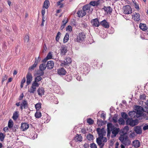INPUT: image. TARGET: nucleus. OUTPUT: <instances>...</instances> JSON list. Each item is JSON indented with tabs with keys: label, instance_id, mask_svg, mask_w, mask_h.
<instances>
[{
	"label": "nucleus",
	"instance_id": "nucleus-7",
	"mask_svg": "<svg viewBox=\"0 0 148 148\" xmlns=\"http://www.w3.org/2000/svg\"><path fill=\"white\" fill-rule=\"evenodd\" d=\"M97 131L99 137H102L105 136L106 134V132L103 128L101 129L99 128L97 129Z\"/></svg>",
	"mask_w": 148,
	"mask_h": 148
},
{
	"label": "nucleus",
	"instance_id": "nucleus-51",
	"mask_svg": "<svg viewBox=\"0 0 148 148\" xmlns=\"http://www.w3.org/2000/svg\"><path fill=\"white\" fill-rule=\"evenodd\" d=\"M107 136L108 138H109L110 136V134L111 133V130H110V128L108 127H107Z\"/></svg>",
	"mask_w": 148,
	"mask_h": 148
},
{
	"label": "nucleus",
	"instance_id": "nucleus-64",
	"mask_svg": "<svg viewBox=\"0 0 148 148\" xmlns=\"http://www.w3.org/2000/svg\"><path fill=\"white\" fill-rule=\"evenodd\" d=\"M81 132L83 134H85L86 133V130L85 128H83L81 130Z\"/></svg>",
	"mask_w": 148,
	"mask_h": 148
},
{
	"label": "nucleus",
	"instance_id": "nucleus-10",
	"mask_svg": "<svg viewBox=\"0 0 148 148\" xmlns=\"http://www.w3.org/2000/svg\"><path fill=\"white\" fill-rule=\"evenodd\" d=\"M38 86H39L32 83L31 86L28 90V92L30 93H34L36 91V87H38Z\"/></svg>",
	"mask_w": 148,
	"mask_h": 148
},
{
	"label": "nucleus",
	"instance_id": "nucleus-16",
	"mask_svg": "<svg viewBox=\"0 0 148 148\" xmlns=\"http://www.w3.org/2000/svg\"><path fill=\"white\" fill-rule=\"evenodd\" d=\"M54 66V63L53 61L51 60L47 62L46 66L48 69H52Z\"/></svg>",
	"mask_w": 148,
	"mask_h": 148
},
{
	"label": "nucleus",
	"instance_id": "nucleus-1",
	"mask_svg": "<svg viewBox=\"0 0 148 148\" xmlns=\"http://www.w3.org/2000/svg\"><path fill=\"white\" fill-rule=\"evenodd\" d=\"M119 140L121 143L126 146L130 145L131 143V142L129 139L128 137L127 134H121L119 138Z\"/></svg>",
	"mask_w": 148,
	"mask_h": 148
},
{
	"label": "nucleus",
	"instance_id": "nucleus-53",
	"mask_svg": "<svg viewBox=\"0 0 148 148\" xmlns=\"http://www.w3.org/2000/svg\"><path fill=\"white\" fill-rule=\"evenodd\" d=\"M146 97V96L145 94H143L140 96V98L141 99H145Z\"/></svg>",
	"mask_w": 148,
	"mask_h": 148
},
{
	"label": "nucleus",
	"instance_id": "nucleus-29",
	"mask_svg": "<svg viewBox=\"0 0 148 148\" xmlns=\"http://www.w3.org/2000/svg\"><path fill=\"white\" fill-rule=\"evenodd\" d=\"M19 116L18 112L17 111H15L13 114L12 118L14 120H16L17 119Z\"/></svg>",
	"mask_w": 148,
	"mask_h": 148
},
{
	"label": "nucleus",
	"instance_id": "nucleus-39",
	"mask_svg": "<svg viewBox=\"0 0 148 148\" xmlns=\"http://www.w3.org/2000/svg\"><path fill=\"white\" fill-rule=\"evenodd\" d=\"M13 125V122L11 120H10L8 122V126L9 128H12Z\"/></svg>",
	"mask_w": 148,
	"mask_h": 148
},
{
	"label": "nucleus",
	"instance_id": "nucleus-30",
	"mask_svg": "<svg viewBox=\"0 0 148 148\" xmlns=\"http://www.w3.org/2000/svg\"><path fill=\"white\" fill-rule=\"evenodd\" d=\"M104 9L107 13H110L112 12V9L110 6L105 7Z\"/></svg>",
	"mask_w": 148,
	"mask_h": 148
},
{
	"label": "nucleus",
	"instance_id": "nucleus-12",
	"mask_svg": "<svg viewBox=\"0 0 148 148\" xmlns=\"http://www.w3.org/2000/svg\"><path fill=\"white\" fill-rule=\"evenodd\" d=\"M72 61L71 58L69 57H67L64 60L63 62L61 63L62 65H68L69 64H70Z\"/></svg>",
	"mask_w": 148,
	"mask_h": 148
},
{
	"label": "nucleus",
	"instance_id": "nucleus-25",
	"mask_svg": "<svg viewBox=\"0 0 148 148\" xmlns=\"http://www.w3.org/2000/svg\"><path fill=\"white\" fill-rule=\"evenodd\" d=\"M102 138L101 137H99L97 138L96 142L99 146L101 145H105V143H103L101 139Z\"/></svg>",
	"mask_w": 148,
	"mask_h": 148
},
{
	"label": "nucleus",
	"instance_id": "nucleus-22",
	"mask_svg": "<svg viewBox=\"0 0 148 148\" xmlns=\"http://www.w3.org/2000/svg\"><path fill=\"white\" fill-rule=\"evenodd\" d=\"M37 92L39 95L42 96L43 95H44L45 92L44 89L42 88H39L37 90Z\"/></svg>",
	"mask_w": 148,
	"mask_h": 148
},
{
	"label": "nucleus",
	"instance_id": "nucleus-61",
	"mask_svg": "<svg viewBox=\"0 0 148 148\" xmlns=\"http://www.w3.org/2000/svg\"><path fill=\"white\" fill-rule=\"evenodd\" d=\"M45 19V18L44 17H42V21L40 25V26L41 27H43L44 25V22L45 21V20H44Z\"/></svg>",
	"mask_w": 148,
	"mask_h": 148
},
{
	"label": "nucleus",
	"instance_id": "nucleus-26",
	"mask_svg": "<svg viewBox=\"0 0 148 148\" xmlns=\"http://www.w3.org/2000/svg\"><path fill=\"white\" fill-rule=\"evenodd\" d=\"M100 2L99 1H92L90 2L89 5H92L93 6H97L99 4Z\"/></svg>",
	"mask_w": 148,
	"mask_h": 148
},
{
	"label": "nucleus",
	"instance_id": "nucleus-28",
	"mask_svg": "<svg viewBox=\"0 0 148 148\" xmlns=\"http://www.w3.org/2000/svg\"><path fill=\"white\" fill-rule=\"evenodd\" d=\"M90 5L88 4H86L83 7L82 10L86 13L87 10H89L90 8Z\"/></svg>",
	"mask_w": 148,
	"mask_h": 148
},
{
	"label": "nucleus",
	"instance_id": "nucleus-9",
	"mask_svg": "<svg viewBox=\"0 0 148 148\" xmlns=\"http://www.w3.org/2000/svg\"><path fill=\"white\" fill-rule=\"evenodd\" d=\"M28 108V105L26 100H23L20 105V109L22 110L23 109H27Z\"/></svg>",
	"mask_w": 148,
	"mask_h": 148
},
{
	"label": "nucleus",
	"instance_id": "nucleus-24",
	"mask_svg": "<svg viewBox=\"0 0 148 148\" xmlns=\"http://www.w3.org/2000/svg\"><path fill=\"white\" fill-rule=\"evenodd\" d=\"M133 144L134 147L135 148L138 147L140 145V143L138 140H135L133 142Z\"/></svg>",
	"mask_w": 148,
	"mask_h": 148
},
{
	"label": "nucleus",
	"instance_id": "nucleus-37",
	"mask_svg": "<svg viewBox=\"0 0 148 148\" xmlns=\"http://www.w3.org/2000/svg\"><path fill=\"white\" fill-rule=\"evenodd\" d=\"M136 117H139L142 116V112L141 111V110H137L136 112Z\"/></svg>",
	"mask_w": 148,
	"mask_h": 148
},
{
	"label": "nucleus",
	"instance_id": "nucleus-41",
	"mask_svg": "<svg viewBox=\"0 0 148 148\" xmlns=\"http://www.w3.org/2000/svg\"><path fill=\"white\" fill-rule=\"evenodd\" d=\"M138 108H140L141 110H143V111L145 112L148 113V107L146 106L144 108H143L141 106H138Z\"/></svg>",
	"mask_w": 148,
	"mask_h": 148
},
{
	"label": "nucleus",
	"instance_id": "nucleus-54",
	"mask_svg": "<svg viewBox=\"0 0 148 148\" xmlns=\"http://www.w3.org/2000/svg\"><path fill=\"white\" fill-rule=\"evenodd\" d=\"M24 39L25 42H28L29 40V36L28 35L25 36Z\"/></svg>",
	"mask_w": 148,
	"mask_h": 148
},
{
	"label": "nucleus",
	"instance_id": "nucleus-57",
	"mask_svg": "<svg viewBox=\"0 0 148 148\" xmlns=\"http://www.w3.org/2000/svg\"><path fill=\"white\" fill-rule=\"evenodd\" d=\"M8 78V76L6 75H5L4 76H3V77L2 80V83H3Z\"/></svg>",
	"mask_w": 148,
	"mask_h": 148
},
{
	"label": "nucleus",
	"instance_id": "nucleus-31",
	"mask_svg": "<svg viewBox=\"0 0 148 148\" xmlns=\"http://www.w3.org/2000/svg\"><path fill=\"white\" fill-rule=\"evenodd\" d=\"M46 67L45 64L43 63L40 64L39 66V69L41 71H43L45 70Z\"/></svg>",
	"mask_w": 148,
	"mask_h": 148
},
{
	"label": "nucleus",
	"instance_id": "nucleus-47",
	"mask_svg": "<svg viewBox=\"0 0 148 148\" xmlns=\"http://www.w3.org/2000/svg\"><path fill=\"white\" fill-rule=\"evenodd\" d=\"M61 33L59 32H58L56 38V40L57 41H58L60 38V36L61 35Z\"/></svg>",
	"mask_w": 148,
	"mask_h": 148
},
{
	"label": "nucleus",
	"instance_id": "nucleus-46",
	"mask_svg": "<svg viewBox=\"0 0 148 148\" xmlns=\"http://www.w3.org/2000/svg\"><path fill=\"white\" fill-rule=\"evenodd\" d=\"M26 79L25 77H24L22 79V80L21 81V88H22L23 87L24 84L25 82Z\"/></svg>",
	"mask_w": 148,
	"mask_h": 148
},
{
	"label": "nucleus",
	"instance_id": "nucleus-44",
	"mask_svg": "<svg viewBox=\"0 0 148 148\" xmlns=\"http://www.w3.org/2000/svg\"><path fill=\"white\" fill-rule=\"evenodd\" d=\"M5 136V135H4L2 133H0V140L2 141L3 140Z\"/></svg>",
	"mask_w": 148,
	"mask_h": 148
},
{
	"label": "nucleus",
	"instance_id": "nucleus-34",
	"mask_svg": "<svg viewBox=\"0 0 148 148\" xmlns=\"http://www.w3.org/2000/svg\"><path fill=\"white\" fill-rule=\"evenodd\" d=\"M65 79L68 82H70L72 79V77L71 75L68 74L65 76Z\"/></svg>",
	"mask_w": 148,
	"mask_h": 148
},
{
	"label": "nucleus",
	"instance_id": "nucleus-59",
	"mask_svg": "<svg viewBox=\"0 0 148 148\" xmlns=\"http://www.w3.org/2000/svg\"><path fill=\"white\" fill-rule=\"evenodd\" d=\"M134 4L135 5V8L138 10H139V8L138 4L136 2H135L134 3Z\"/></svg>",
	"mask_w": 148,
	"mask_h": 148
},
{
	"label": "nucleus",
	"instance_id": "nucleus-19",
	"mask_svg": "<svg viewBox=\"0 0 148 148\" xmlns=\"http://www.w3.org/2000/svg\"><path fill=\"white\" fill-rule=\"evenodd\" d=\"M132 17L134 20L136 21H139L140 20V15L138 13H133Z\"/></svg>",
	"mask_w": 148,
	"mask_h": 148
},
{
	"label": "nucleus",
	"instance_id": "nucleus-50",
	"mask_svg": "<svg viewBox=\"0 0 148 148\" xmlns=\"http://www.w3.org/2000/svg\"><path fill=\"white\" fill-rule=\"evenodd\" d=\"M56 4L57 6H59L60 8H62L64 7V4L61 3L60 1H58L57 2Z\"/></svg>",
	"mask_w": 148,
	"mask_h": 148
},
{
	"label": "nucleus",
	"instance_id": "nucleus-11",
	"mask_svg": "<svg viewBox=\"0 0 148 148\" xmlns=\"http://www.w3.org/2000/svg\"><path fill=\"white\" fill-rule=\"evenodd\" d=\"M67 48V47L65 45H63L61 47L60 53L61 55H64L66 54L68 51Z\"/></svg>",
	"mask_w": 148,
	"mask_h": 148
},
{
	"label": "nucleus",
	"instance_id": "nucleus-13",
	"mask_svg": "<svg viewBox=\"0 0 148 148\" xmlns=\"http://www.w3.org/2000/svg\"><path fill=\"white\" fill-rule=\"evenodd\" d=\"M29 127V125L27 123H23L21 124V129L22 131H24L27 130Z\"/></svg>",
	"mask_w": 148,
	"mask_h": 148
},
{
	"label": "nucleus",
	"instance_id": "nucleus-56",
	"mask_svg": "<svg viewBox=\"0 0 148 148\" xmlns=\"http://www.w3.org/2000/svg\"><path fill=\"white\" fill-rule=\"evenodd\" d=\"M72 27L71 25H69L66 27V30L69 32L72 31Z\"/></svg>",
	"mask_w": 148,
	"mask_h": 148
},
{
	"label": "nucleus",
	"instance_id": "nucleus-32",
	"mask_svg": "<svg viewBox=\"0 0 148 148\" xmlns=\"http://www.w3.org/2000/svg\"><path fill=\"white\" fill-rule=\"evenodd\" d=\"M129 130V128L128 126H125L122 130V133L123 134H126L127 132Z\"/></svg>",
	"mask_w": 148,
	"mask_h": 148
},
{
	"label": "nucleus",
	"instance_id": "nucleus-52",
	"mask_svg": "<svg viewBox=\"0 0 148 148\" xmlns=\"http://www.w3.org/2000/svg\"><path fill=\"white\" fill-rule=\"evenodd\" d=\"M90 147L91 148H97L96 145L95 143L90 144Z\"/></svg>",
	"mask_w": 148,
	"mask_h": 148
},
{
	"label": "nucleus",
	"instance_id": "nucleus-14",
	"mask_svg": "<svg viewBox=\"0 0 148 148\" xmlns=\"http://www.w3.org/2000/svg\"><path fill=\"white\" fill-rule=\"evenodd\" d=\"M42 79V78L40 76H37L35 77L34 80L32 83L39 86L40 84L38 82L41 81Z\"/></svg>",
	"mask_w": 148,
	"mask_h": 148
},
{
	"label": "nucleus",
	"instance_id": "nucleus-35",
	"mask_svg": "<svg viewBox=\"0 0 148 148\" xmlns=\"http://www.w3.org/2000/svg\"><path fill=\"white\" fill-rule=\"evenodd\" d=\"M86 137L87 139L89 141L92 140H93L94 137L93 136L90 134H88Z\"/></svg>",
	"mask_w": 148,
	"mask_h": 148
},
{
	"label": "nucleus",
	"instance_id": "nucleus-62",
	"mask_svg": "<svg viewBox=\"0 0 148 148\" xmlns=\"http://www.w3.org/2000/svg\"><path fill=\"white\" fill-rule=\"evenodd\" d=\"M106 115L104 113H102L101 114V117L103 118V120H105L106 118Z\"/></svg>",
	"mask_w": 148,
	"mask_h": 148
},
{
	"label": "nucleus",
	"instance_id": "nucleus-6",
	"mask_svg": "<svg viewBox=\"0 0 148 148\" xmlns=\"http://www.w3.org/2000/svg\"><path fill=\"white\" fill-rule=\"evenodd\" d=\"M26 79L27 85H28L31 83L33 79V77L32 74L29 72H28L27 75Z\"/></svg>",
	"mask_w": 148,
	"mask_h": 148
},
{
	"label": "nucleus",
	"instance_id": "nucleus-55",
	"mask_svg": "<svg viewBox=\"0 0 148 148\" xmlns=\"http://www.w3.org/2000/svg\"><path fill=\"white\" fill-rule=\"evenodd\" d=\"M45 8H43L41 11V14L42 16V17H44V15L45 13Z\"/></svg>",
	"mask_w": 148,
	"mask_h": 148
},
{
	"label": "nucleus",
	"instance_id": "nucleus-43",
	"mask_svg": "<svg viewBox=\"0 0 148 148\" xmlns=\"http://www.w3.org/2000/svg\"><path fill=\"white\" fill-rule=\"evenodd\" d=\"M40 58L39 56H38V58H35L34 64H36L37 65V64L40 62Z\"/></svg>",
	"mask_w": 148,
	"mask_h": 148
},
{
	"label": "nucleus",
	"instance_id": "nucleus-45",
	"mask_svg": "<svg viewBox=\"0 0 148 148\" xmlns=\"http://www.w3.org/2000/svg\"><path fill=\"white\" fill-rule=\"evenodd\" d=\"M37 65L36 64L34 63V64L31 66H30L29 68V70L32 71L35 68H36L37 66Z\"/></svg>",
	"mask_w": 148,
	"mask_h": 148
},
{
	"label": "nucleus",
	"instance_id": "nucleus-20",
	"mask_svg": "<svg viewBox=\"0 0 148 148\" xmlns=\"http://www.w3.org/2000/svg\"><path fill=\"white\" fill-rule=\"evenodd\" d=\"M82 137L81 134H77L75 136L74 138V140L76 142H81L82 141Z\"/></svg>",
	"mask_w": 148,
	"mask_h": 148
},
{
	"label": "nucleus",
	"instance_id": "nucleus-21",
	"mask_svg": "<svg viewBox=\"0 0 148 148\" xmlns=\"http://www.w3.org/2000/svg\"><path fill=\"white\" fill-rule=\"evenodd\" d=\"M77 14L79 17H83L86 14V13L82 10H79Z\"/></svg>",
	"mask_w": 148,
	"mask_h": 148
},
{
	"label": "nucleus",
	"instance_id": "nucleus-27",
	"mask_svg": "<svg viewBox=\"0 0 148 148\" xmlns=\"http://www.w3.org/2000/svg\"><path fill=\"white\" fill-rule=\"evenodd\" d=\"M49 5L50 3L49 1L48 0H45L44 3L43 8L47 9L49 7Z\"/></svg>",
	"mask_w": 148,
	"mask_h": 148
},
{
	"label": "nucleus",
	"instance_id": "nucleus-58",
	"mask_svg": "<svg viewBox=\"0 0 148 148\" xmlns=\"http://www.w3.org/2000/svg\"><path fill=\"white\" fill-rule=\"evenodd\" d=\"M67 22L68 21H66L65 22V23H64V24H63L60 27L61 29L62 30L66 26V24Z\"/></svg>",
	"mask_w": 148,
	"mask_h": 148
},
{
	"label": "nucleus",
	"instance_id": "nucleus-4",
	"mask_svg": "<svg viewBox=\"0 0 148 148\" xmlns=\"http://www.w3.org/2000/svg\"><path fill=\"white\" fill-rule=\"evenodd\" d=\"M138 123V120H133L132 118H128L126 121L127 125H129L131 126H134L137 125Z\"/></svg>",
	"mask_w": 148,
	"mask_h": 148
},
{
	"label": "nucleus",
	"instance_id": "nucleus-63",
	"mask_svg": "<svg viewBox=\"0 0 148 148\" xmlns=\"http://www.w3.org/2000/svg\"><path fill=\"white\" fill-rule=\"evenodd\" d=\"M47 49V47L46 45L45 44L43 46V49H42V52H44Z\"/></svg>",
	"mask_w": 148,
	"mask_h": 148
},
{
	"label": "nucleus",
	"instance_id": "nucleus-40",
	"mask_svg": "<svg viewBox=\"0 0 148 148\" xmlns=\"http://www.w3.org/2000/svg\"><path fill=\"white\" fill-rule=\"evenodd\" d=\"M118 122L120 125H124L125 124V121L122 118H120L119 119Z\"/></svg>",
	"mask_w": 148,
	"mask_h": 148
},
{
	"label": "nucleus",
	"instance_id": "nucleus-18",
	"mask_svg": "<svg viewBox=\"0 0 148 148\" xmlns=\"http://www.w3.org/2000/svg\"><path fill=\"white\" fill-rule=\"evenodd\" d=\"M139 27L143 31H148V25L147 26L146 24L140 23Z\"/></svg>",
	"mask_w": 148,
	"mask_h": 148
},
{
	"label": "nucleus",
	"instance_id": "nucleus-15",
	"mask_svg": "<svg viewBox=\"0 0 148 148\" xmlns=\"http://www.w3.org/2000/svg\"><path fill=\"white\" fill-rule=\"evenodd\" d=\"M100 25H101L103 27L106 28H108L110 26L108 23L105 19L101 22Z\"/></svg>",
	"mask_w": 148,
	"mask_h": 148
},
{
	"label": "nucleus",
	"instance_id": "nucleus-48",
	"mask_svg": "<svg viewBox=\"0 0 148 148\" xmlns=\"http://www.w3.org/2000/svg\"><path fill=\"white\" fill-rule=\"evenodd\" d=\"M121 116L123 118L125 119H127L128 117L127 115L125 112H122L121 113Z\"/></svg>",
	"mask_w": 148,
	"mask_h": 148
},
{
	"label": "nucleus",
	"instance_id": "nucleus-49",
	"mask_svg": "<svg viewBox=\"0 0 148 148\" xmlns=\"http://www.w3.org/2000/svg\"><path fill=\"white\" fill-rule=\"evenodd\" d=\"M52 56V54L51 52H49L46 56L47 59H51Z\"/></svg>",
	"mask_w": 148,
	"mask_h": 148
},
{
	"label": "nucleus",
	"instance_id": "nucleus-60",
	"mask_svg": "<svg viewBox=\"0 0 148 148\" xmlns=\"http://www.w3.org/2000/svg\"><path fill=\"white\" fill-rule=\"evenodd\" d=\"M101 138H102L101 139L102 140L103 143H104L107 141V140L106 137H103V136L102 137H101Z\"/></svg>",
	"mask_w": 148,
	"mask_h": 148
},
{
	"label": "nucleus",
	"instance_id": "nucleus-38",
	"mask_svg": "<svg viewBox=\"0 0 148 148\" xmlns=\"http://www.w3.org/2000/svg\"><path fill=\"white\" fill-rule=\"evenodd\" d=\"M69 35L68 33H66L65 36V37L64 38V42H66L69 40Z\"/></svg>",
	"mask_w": 148,
	"mask_h": 148
},
{
	"label": "nucleus",
	"instance_id": "nucleus-33",
	"mask_svg": "<svg viewBox=\"0 0 148 148\" xmlns=\"http://www.w3.org/2000/svg\"><path fill=\"white\" fill-rule=\"evenodd\" d=\"M42 116V114L41 112L39 111V110H36V112L35 116L37 118H39L41 117Z\"/></svg>",
	"mask_w": 148,
	"mask_h": 148
},
{
	"label": "nucleus",
	"instance_id": "nucleus-8",
	"mask_svg": "<svg viewBox=\"0 0 148 148\" xmlns=\"http://www.w3.org/2000/svg\"><path fill=\"white\" fill-rule=\"evenodd\" d=\"M90 22L92 25L93 27H98L100 25V23L98 18L91 20Z\"/></svg>",
	"mask_w": 148,
	"mask_h": 148
},
{
	"label": "nucleus",
	"instance_id": "nucleus-3",
	"mask_svg": "<svg viewBox=\"0 0 148 148\" xmlns=\"http://www.w3.org/2000/svg\"><path fill=\"white\" fill-rule=\"evenodd\" d=\"M86 38V35L84 32H81L77 36V38L75 39V42H81L84 41Z\"/></svg>",
	"mask_w": 148,
	"mask_h": 148
},
{
	"label": "nucleus",
	"instance_id": "nucleus-2",
	"mask_svg": "<svg viewBox=\"0 0 148 148\" xmlns=\"http://www.w3.org/2000/svg\"><path fill=\"white\" fill-rule=\"evenodd\" d=\"M107 127L110 128L111 131H112V135H111V137L113 138L116 136L117 134L119 131V129L115 127L111 123H108L107 125Z\"/></svg>",
	"mask_w": 148,
	"mask_h": 148
},
{
	"label": "nucleus",
	"instance_id": "nucleus-23",
	"mask_svg": "<svg viewBox=\"0 0 148 148\" xmlns=\"http://www.w3.org/2000/svg\"><path fill=\"white\" fill-rule=\"evenodd\" d=\"M134 131L137 134H140L142 132L141 128L138 126H136L134 127Z\"/></svg>",
	"mask_w": 148,
	"mask_h": 148
},
{
	"label": "nucleus",
	"instance_id": "nucleus-5",
	"mask_svg": "<svg viewBox=\"0 0 148 148\" xmlns=\"http://www.w3.org/2000/svg\"><path fill=\"white\" fill-rule=\"evenodd\" d=\"M123 13L125 14H129L132 13V9L130 5L124 6L123 8Z\"/></svg>",
	"mask_w": 148,
	"mask_h": 148
},
{
	"label": "nucleus",
	"instance_id": "nucleus-17",
	"mask_svg": "<svg viewBox=\"0 0 148 148\" xmlns=\"http://www.w3.org/2000/svg\"><path fill=\"white\" fill-rule=\"evenodd\" d=\"M57 73L60 75H65L66 71L65 69L62 68H61L58 69L57 70Z\"/></svg>",
	"mask_w": 148,
	"mask_h": 148
},
{
	"label": "nucleus",
	"instance_id": "nucleus-42",
	"mask_svg": "<svg viewBox=\"0 0 148 148\" xmlns=\"http://www.w3.org/2000/svg\"><path fill=\"white\" fill-rule=\"evenodd\" d=\"M87 123H88L89 125H92L94 122V121L91 118H89L87 119Z\"/></svg>",
	"mask_w": 148,
	"mask_h": 148
},
{
	"label": "nucleus",
	"instance_id": "nucleus-36",
	"mask_svg": "<svg viewBox=\"0 0 148 148\" xmlns=\"http://www.w3.org/2000/svg\"><path fill=\"white\" fill-rule=\"evenodd\" d=\"M41 103H38L35 105V107L36 110H39V109L41 108Z\"/></svg>",
	"mask_w": 148,
	"mask_h": 148
}]
</instances>
